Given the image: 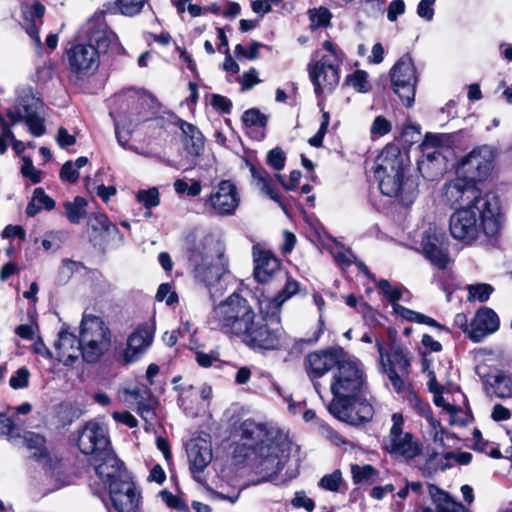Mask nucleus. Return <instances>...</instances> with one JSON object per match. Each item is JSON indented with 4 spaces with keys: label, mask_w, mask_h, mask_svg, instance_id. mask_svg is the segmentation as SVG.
Here are the masks:
<instances>
[{
    "label": "nucleus",
    "mask_w": 512,
    "mask_h": 512,
    "mask_svg": "<svg viewBox=\"0 0 512 512\" xmlns=\"http://www.w3.org/2000/svg\"><path fill=\"white\" fill-rule=\"evenodd\" d=\"M348 82L358 92L367 91V73L365 71H356L354 74L348 77Z\"/></svg>",
    "instance_id": "53"
},
{
    "label": "nucleus",
    "mask_w": 512,
    "mask_h": 512,
    "mask_svg": "<svg viewBox=\"0 0 512 512\" xmlns=\"http://www.w3.org/2000/svg\"><path fill=\"white\" fill-rule=\"evenodd\" d=\"M195 359L200 366L208 368L219 361V353L217 351H211L210 353L197 351L195 353Z\"/></svg>",
    "instance_id": "57"
},
{
    "label": "nucleus",
    "mask_w": 512,
    "mask_h": 512,
    "mask_svg": "<svg viewBox=\"0 0 512 512\" xmlns=\"http://www.w3.org/2000/svg\"><path fill=\"white\" fill-rule=\"evenodd\" d=\"M375 177L379 180L381 192L389 197H398L404 203H411L416 196L417 185L404 176V159L396 146H386L376 158Z\"/></svg>",
    "instance_id": "5"
},
{
    "label": "nucleus",
    "mask_w": 512,
    "mask_h": 512,
    "mask_svg": "<svg viewBox=\"0 0 512 512\" xmlns=\"http://www.w3.org/2000/svg\"><path fill=\"white\" fill-rule=\"evenodd\" d=\"M80 451L91 456V461L111 450L106 428L97 423L88 422L78 437Z\"/></svg>",
    "instance_id": "16"
},
{
    "label": "nucleus",
    "mask_w": 512,
    "mask_h": 512,
    "mask_svg": "<svg viewBox=\"0 0 512 512\" xmlns=\"http://www.w3.org/2000/svg\"><path fill=\"white\" fill-rule=\"evenodd\" d=\"M378 352L380 354V359L385 369H395V371L400 372L402 375L409 374L410 369V355L409 351L403 348L400 345L394 344L390 349V353L387 354V364L384 363V349L383 346L377 342Z\"/></svg>",
    "instance_id": "28"
},
{
    "label": "nucleus",
    "mask_w": 512,
    "mask_h": 512,
    "mask_svg": "<svg viewBox=\"0 0 512 512\" xmlns=\"http://www.w3.org/2000/svg\"><path fill=\"white\" fill-rule=\"evenodd\" d=\"M377 285L386 299L391 303L392 308H394V305L398 304L397 301L402 298V289L399 287H392L386 279L379 280Z\"/></svg>",
    "instance_id": "40"
},
{
    "label": "nucleus",
    "mask_w": 512,
    "mask_h": 512,
    "mask_svg": "<svg viewBox=\"0 0 512 512\" xmlns=\"http://www.w3.org/2000/svg\"><path fill=\"white\" fill-rule=\"evenodd\" d=\"M322 46L329 53L327 56L331 58L332 64L336 63L337 66H340L343 62V52L329 40L324 41Z\"/></svg>",
    "instance_id": "58"
},
{
    "label": "nucleus",
    "mask_w": 512,
    "mask_h": 512,
    "mask_svg": "<svg viewBox=\"0 0 512 512\" xmlns=\"http://www.w3.org/2000/svg\"><path fill=\"white\" fill-rule=\"evenodd\" d=\"M282 335L281 328H271L256 316L240 341L252 349L275 350L280 347Z\"/></svg>",
    "instance_id": "14"
},
{
    "label": "nucleus",
    "mask_w": 512,
    "mask_h": 512,
    "mask_svg": "<svg viewBox=\"0 0 512 512\" xmlns=\"http://www.w3.org/2000/svg\"><path fill=\"white\" fill-rule=\"evenodd\" d=\"M443 196L450 205L464 202L475 204L476 200L484 199L475 183L467 177H457L443 188Z\"/></svg>",
    "instance_id": "20"
},
{
    "label": "nucleus",
    "mask_w": 512,
    "mask_h": 512,
    "mask_svg": "<svg viewBox=\"0 0 512 512\" xmlns=\"http://www.w3.org/2000/svg\"><path fill=\"white\" fill-rule=\"evenodd\" d=\"M58 352V359L64 365L73 364L82 355L81 337H76L73 333L67 330H61L58 334V339L54 344Z\"/></svg>",
    "instance_id": "26"
},
{
    "label": "nucleus",
    "mask_w": 512,
    "mask_h": 512,
    "mask_svg": "<svg viewBox=\"0 0 512 512\" xmlns=\"http://www.w3.org/2000/svg\"><path fill=\"white\" fill-rule=\"evenodd\" d=\"M248 165L256 185L263 193L282 206L280 196L272 188V179L269 173L261 166H256L253 163H249Z\"/></svg>",
    "instance_id": "32"
},
{
    "label": "nucleus",
    "mask_w": 512,
    "mask_h": 512,
    "mask_svg": "<svg viewBox=\"0 0 512 512\" xmlns=\"http://www.w3.org/2000/svg\"><path fill=\"white\" fill-rule=\"evenodd\" d=\"M497 156L496 147L488 144L477 146L460 160L458 173L474 183L485 181L492 174Z\"/></svg>",
    "instance_id": "9"
},
{
    "label": "nucleus",
    "mask_w": 512,
    "mask_h": 512,
    "mask_svg": "<svg viewBox=\"0 0 512 512\" xmlns=\"http://www.w3.org/2000/svg\"><path fill=\"white\" fill-rule=\"evenodd\" d=\"M41 107L40 99L31 90L25 91L18 97L15 110L7 111V117L12 125L24 120L32 135L41 136L45 132L43 120L38 115Z\"/></svg>",
    "instance_id": "10"
},
{
    "label": "nucleus",
    "mask_w": 512,
    "mask_h": 512,
    "mask_svg": "<svg viewBox=\"0 0 512 512\" xmlns=\"http://www.w3.org/2000/svg\"><path fill=\"white\" fill-rule=\"evenodd\" d=\"M330 253L336 263L341 267L350 266L356 260V256L353 252L336 240H333V245L330 247Z\"/></svg>",
    "instance_id": "37"
},
{
    "label": "nucleus",
    "mask_w": 512,
    "mask_h": 512,
    "mask_svg": "<svg viewBox=\"0 0 512 512\" xmlns=\"http://www.w3.org/2000/svg\"><path fill=\"white\" fill-rule=\"evenodd\" d=\"M21 171L22 174L29 178L33 183H38L41 181L40 172L35 169L30 159H23Z\"/></svg>",
    "instance_id": "60"
},
{
    "label": "nucleus",
    "mask_w": 512,
    "mask_h": 512,
    "mask_svg": "<svg viewBox=\"0 0 512 512\" xmlns=\"http://www.w3.org/2000/svg\"><path fill=\"white\" fill-rule=\"evenodd\" d=\"M468 300H477L479 302H486L494 288L490 284L480 283L476 285H469L468 288Z\"/></svg>",
    "instance_id": "38"
},
{
    "label": "nucleus",
    "mask_w": 512,
    "mask_h": 512,
    "mask_svg": "<svg viewBox=\"0 0 512 512\" xmlns=\"http://www.w3.org/2000/svg\"><path fill=\"white\" fill-rule=\"evenodd\" d=\"M345 354L342 349L328 348L309 353L304 359V368L313 382L315 391L321 396L322 385L319 379L332 368H337Z\"/></svg>",
    "instance_id": "11"
},
{
    "label": "nucleus",
    "mask_w": 512,
    "mask_h": 512,
    "mask_svg": "<svg viewBox=\"0 0 512 512\" xmlns=\"http://www.w3.org/2000/svg\"><path fill=\"white\" fill-rule=\"evenodd\" d=\"M187 257L190 267L195 254L203 261H212L225 254L224 243L213 234L209 233H191L186 239Z\"/></svg>",
    "instance_id": "15"
},
{
    "label": "nucleus",
    "mask_w": 512,
    "mask_h": 512,
    "mask_svg": "<svg viewBox=\"0 0 512 512\" xmlns=\"http://www.w3.org/2000/svg\"><path fill=\"white\" fill-rule=\"evenodd\" d=\"M60 178L69 183H75L78 180L79 173L73 161H67L63 164L60 170Z\"/></svg>",
    "instance_id": "55"
},
{
    "label": "nucleus",
    "mask_w": 512,
    "mask_h": 512,
    "mask_svg": "<svg viewBox=\"0 0 512 512\" xmlns=\"http://www.w3.org/2000/svg\"><path fill=\"white\" fill-rule=\"evenodd\" d=\"M352 478L355 483L369 481L375 474L376 470L371 465L359 466L354 464L351 466Z\"/></svg>",
    "instance_id": "48"
},
{
    "label": "nucleus",
    "mask_w": 512,
    "mask_h": 512,
    "mask_svg": "<svg viewBox=\"0 0 512 512\" xmlns=\"http://www.w3.org/2000/svg\"><path fill=\"white\" fill-rule=\"evenodd\" d=\"M259 82L260 79L258 78V73L254 68H251L248 72L243 73L240 79L243 90H249Z\"/></svg>",
    "instance_id": "63"
},
{
    "label": "nucleus",
    "mask_w": 512,
    "mask_h": 512,
    "mask_svg": "<svg viewBox=\"0 0 512 512\" xmlns=\"http://www.w3.org/2000/svg\"><path fill=\"white\" fill-rule=\"evenodd\" d=\"M252 256L254 260L253 275L257 282L265 284L274 279L285 280L284 287L277 295L260 301L261 311L269 317H276L279 322L282 305L298 293L300 285L288 273L281 270L279 259L271 251L265 249L262 244L253 246Z\"/></svg>",
    "instance_id": "3"
},
{
    "label": "nucleus",
    "mask_w": 512,
    "mask_h": 512,
    "mask_svg": "<svg viewBox=\"0 0 512 512\" xmlns=\"http://www.w3.org/2000/svg\"><path fill=\"white\" fill-rule=\"evenodd\" d=\"M211 105L223 113H229L232 109V102L227 97L219 94L212 95Z\"/></svg>",
    "instance_id": "61"
},
{
    "label": "nucleus",
    "mask_w": 512,
    "mask_h": 512,
    "mask_svg": "<svg viewBox=\"0 0 512 512\" xmlns=\"http://www.w3.org/2000/svg\"><path fill=\"white\" fill-rule=\"evenodd\" d=\"M393 312L397 316H399L407 321L426 324L429 326L437 327L439 329H444V327L441 324H439L437 321H435L433 318L428 317L419 312L413 311L411 309H408L400 304L394 305Z\"/></svg>",
    "instance_id": "34"
},
{
    "label": "nucleus",
    "mask_w": 512,
    "mask_h": 512,
    "mask_svg": "<svg viewBox=\"0 0 512 512\" xmlns=\"http://www.w3.org/2000/svg\"><path fill=\"white\" fill-rule=\"evenodd\" d=\"M24 443L28 449L36 450L34 456L41 457L43 455L45 445V439L43 436L33 432H28L24 435Z\"/></svg>",
    "instance_id": "47"
},
{
    "label": "nucleus",
    "mask_w": 512,
    "mask_h": 512,
    "mask_svg": "<svg viewBox=\"0 0 512 512\" xmlns=\"http://www.w3.org/2000/svg\"><path fill=\"white\" fill-rule=\"evenodd\" d=\"M109 500L115 512H139L141 492L132 478L118 484H111Z\"/></svg>",
    "instance_id": "18"
},
{
    "label": "nucleus",
    "mask_w": 512,
    "mask_h": 512,
    "mask_svg": "<svg viewBox=\"0 0 512 512\" xmlns=\"http://www.w3.org/2000/svg\"><path fill=\"white\" fill-rule=\"evenodd\" d=\"M82 357L88 363L98 362L111 347V331L98 316L84 314L80 325Z\"/></svg>",
    "instance_id": "7"
},
{
    "label": "nucleus",
    "mask_w": 512,
    "mask_h": 512,
    "mask_svg": "<svg viewBox=\"0 0 512 512\" xmlns=\"http://www.w3.org/2000/svg\"><path fill=\"white\" fill-rule=\"evenodd\" d=\"M143 0H116L115 8L123 15L134 16L143 8Z\"/></svg>",
    "instance_id": "41"
},
{
    "label": "nucleus",
    "mask_w": 512,
    "mask_h": 512,
    "mask_svg": "<svg viewBox=\"0 0 512 512\" xmlns=\"http://www.w3.org/2000/svg\"><path fill=\"white\" fill-rule=\"evenodd\" d=\"M242 121L248 127H265L267 125V117L256 108L246 110L242 115Z\"/></svg>",
    "instance_id": "42"
},
{
    "label": "nucleus",
    "mask_w": 512,
    "mask_h": 512,
    "mask_svg": "<svg viewBox=\"0 0 512 512\" xmlns=\"http://www.w3.org/2000/svg\"><path fill=\"white\" fill-rule=\"evenodd\" d=\"M137 200L142 203L146 208H152L159 205V191L157 188L152 187L147 190H139L137 193Z\"/></svg>",
    "instance_id": "46"
},
{
    "label": "nucleus",
    "mask_w": 512,
    "mask_h": 512,
    "mask_svg": "<svg viewBox=\"0 0 512 512\" xmlns=\"http://www.w3.org/2000/svg\"><path fill=\"white\" fill-rule=\"evenodd\" d=\"M487 383L493 389V392L497 397H512V376L505 375L503 372H498L488 379Z\"/></svg>",
    "instance_id": "35"
},
{
    "label": "nucleus",
    "mask_w": 512,
    "mask_h": 512,
    "mask_svg": "<svg viewBox=\"0 0 512 512\" xmlns=\"http://www.w3.org/2000/svg\"><path fill=\"white\" fill-rule=\"evenodd\" d=\"M392 129V124L383 116H377L370 128L372 138L381 137L388 134Z\"/></svg>",
    "instance_id": "49"
},
{
    "label": "nucleus",
    "mask_w": 512,
    "mask_h": 512,
    "mask_svg": "<svg viewBox=\"0 0 512 512\" xmlns=\"http://www.w3.org/2000/svg\"><path fill=\"white\" fill-rule=\"evenodd\" d=\"M385 373L396 392L402 393L407 389V384L401 377L400 372L395 371V369H385Z\"/></svg>",
    "instance_id": "59"
},
{
    "label": "nucleus",
    "mask_w": 512,
    "mask_h": 512,
    "mask_svg": "<svg viewBox=\"0 0 512 512\" xmlns=\"http://www.w3.org/2000/svg\"><path fill=\"white\" fill-rule=\"evenodd\" d=\"M342 481L341 471L335 470L331 474L324 475L319 481V486L325 490L337 492L339 491Z\"/></svg>",
    "instance_id": "45"
},
{
    "label": "nucleus",
    "mask_w": 512,
    "mask_h": 512,
    "mask_svg": "<svg viewBox=\"0 0 512 512\" xmlns=\"http://www.w3.org/2000/svg\"><path fill=\"white\" fill-rule=\"evenodd\" d=\"M501 227V204L494 194H486L484 199L476 200L475 204L456 210L449 222L452 237L466 245L477 241L494 242Z\"/></svg>",
    "instance_id": "2"
},
{
    "label": "nucleus",
    "mask_w": 512,
    "mask_h": 512,
    "mask_svg": "<svg viewBox=\"0 0 512 512\" xmlns=\"http://www.w3.org/2000/svg\"><path fill=\"white\" fill-rule=\"evenodd\" d=\"M66 55L70 70L78 78L93 74L99 67V54L93 44H75Z\"/></svg>",
    "instance_id": "17"
},
{
    "label": "nucleus",
    "mask_w": 512,
    "mask_h": 512,
    "mask_svg": "<svg viewBox=\"0 0 512 512\" xmlns=\"http://www.w3.org/2000/svg\"><path fill=\"white\" fill-rule=\"evenodd\" d=\"M256 316L249 301L233 293L215 306L212 318L220 331L241 340Z\"/></svg>",
    "instance_id": "6"
},
{
    "label": "nucleus",
    "mask_w": 512,
    "mask_h": 512,
    "mask_svg": "<svg viewBox=\"0 0 512 512\" xmlns=\"http://www.w3.org/2000/svg\"><path fill=\"white\" fill-rule=\"evenodd\" d=\"M339 67L328 56L311 60L307 66L309 78L317 95L329 94L338 85L340 80Z\"/></svg>",
    "instance_id": "13"
},
{
    "label": "nucleus",
    "mask_w": 512,
    "mask_h": 512,
    "mask_svg": "<svg viewBox=\"0 0 512 512\" xmlns=\"http://www.w3.org/2000/svg\"><path fill=\"white\" fill-rule=\"evenodd\" d=\"M423 255L439 269H445L449 262L447 253L441 248L435 235H426L422 240Z\"/></svg>",
    "instance_id": "29"
},
{
    "label": "nucleus",
    "mask_w": 512,
    "mask_h": 512,
    "mask_svg": "<svg viewBox=\"0 0 512 512\" xmlns=\"http://www.w3.org/2000/svg\"><path fill=\"white\" fill-rule=\"evenodd\" d=\"M417 164L421 175L429 181L440 178L447 170L446 158L436 149L429 151L428 146H425L423 156Z\"/></svg>",
    "instance_id": "25"
},
{
    "label": "nucleus",
    "mask_w": 512,
    "mask_h": 512,
    "mask_svg": "<svg viewBox=\"0 0 512 512\" xmlns=\"http://www.w3.org/2000/svg\"><path fill=\"white\" fill-rule=\"evenodd\" d=\"M192 270L194 277L204 283L207 287H211L219 282L221 277L228 270V260L225 255L215 258L212 261H203L200 263V258L197 254L192 259Z\"/></svg>",
    "instance_id": "22"
},
{
    "label": "nucleus",
    "mask_w": 512,
    "mask_h": 512,
    "mask_svg": "<svg viewBox=\"0 0 512 512\" xmlns=\"http://www.w3.org/2000/svg\"><path fill=\"white\" fill-rule=\"evenodd\" d=\"M240 429L243 439L259 441L254 447L257 471L267 476L277 475L288 457L286 442L276 431L253 420H245Z\"/></svg>",
    "instance_id": "4"
},
{
    "label": "nucleus",
    "mask_w": 512,
    "mask_h": 512,
    "mask_svg": "<svg viewBox=\"0 0 512 512\" xmlns=\"http://www.w3.org/2000/svg\"><path fill=\"white\" fill-rule=\"evenodd\" d=\"M311 27L318 28L327 26L331 19L330 11L325 7L315 8L309 11Z\"/></svg>",
    "instance_id": "44"
},
{
    "label": "nucleus",
    "mask_w": 512,
    "mask_h": 512,
    "mask_svg": "<svg viewBox=\"0 0 512 512\" xmlns=\"http://www.w3.org/2000/svg\"><path fill=\"white\" fill-rule=\"evenodd\" d=\"M212 212L216 215H232L239 205V196L235 185L228 181H221L215 192L208 199Z\"/></svg>",
    "instance_id": "21"
},
{
    "label": "nucleus",
    "mask_w": 512,
    "mask_h": 512,
    "mask_svg": "<svg viewBox=\"0 0 512 512\" xmlns=\"http://www.w3.org/2000/svg\"><path fill=\"white\" fill-rule=\"evenodd\" d=\"M498 329L499 318L495 311L488 307H482L471 320L470 339L475 343L481 342Z\"/></svg>",
    "instance_id": "23"
},
{
    "label": "nucleus",
    "mask_w": 512,
    "mask_h": 512,
    "mask_svg": "<svg viewBox=\"0 0 512 512\" xmlns=\"http://www.w3.org/2000/svg\"><path fill=\"white\" fill-rule=\"evenodd\" d=\"M436 0H421L417 7V15L426 21H431L434 17V4Z\"/></svg>",
    "instance_id": "56"
},
{
    "label": "nucleus",
    "mask_w": 512,
    "mask_h": 512,
    "mask_svg": "<svg viewBox=\"0 0 512 512\" xmlns=\"http://www.w3.org/2000/svg\"><path fill=\"white\" fill-rule=\"evenodd\" d=\"M291 503L295 508H304L308 512H312L315 507L314 501L304 491L296 492Z\"/></svg>",
    "instance_id": "54"
},
{
    "label": "nucleus",
    "mask_w": 512,
    "mask_h": 512,
    "mask_svg": "<svg viewBox=\"0 0 512 512\" xmlns=\"http://www.w3.org/2000/svg\"><path fill=\"white\" fill-rule=\"evenodd\" d=\"M44 12L45 7L40 3L22 6V14L28 24L37 23V21L42 22Z\"/></svg>",
    "instance_id": "43"
},
{
    "label": "nucleus",
    "mask_w": 512,
    "mask_h": 512,
    "mask_svg": "<svg viewBox=\"0 0 512 512\" xmlns=\"http://www.w3.org/2000/svg\"><path fill=\"white\" fill-rule=\"evenodd\" d=\"M393 91L407 106H412L415 97L417 76L414 64L409 55L402 56L391 69Z\"/></svg>",
    "instance_id": "12"
},
{
    "label": "nucleus",
    "mask_w": 512,
    "mask_h": 512,
    "mask_svg": "<svg viewBox=\"0 0 512 512\" xmlns=\"http://www.w3.org/2000/svg\"><path fill=\"white\" fill-rule=\"evenodd\" d=\"M92 462L98 478L108 489L111 484H118L131 478L112 450L93 459Z\"/></svg>",
    "instance_id": "19"
},
{
    "label": "nucleus",
    "mask_w": 512,
    "mask_h": 512,
    "mask_svg": "<svg viewBox=\"0 0 512 512\" xmlns=\"http://www.w3.org/2000/svg\"><path fill=\"white\" fill-rule=\"evenodd\" d=\"M428 493L437 512H459L462 508L460 503L455 502L447 492L434 484L428 485Z\"/></svg>",
    "instance_id": "31"
},
{
    "label": "nucleus",
    "mask_w": 512,
    "mask_h": 512,
    "mask_svg": "<svg viewBox=\"0 0 512 512\" xmlns=\"http://www.w3.org/2000/svg\"><path fill=\"white\" fill-rule=\"evenodd\" d=\"M154 338V333L147 327L139 328L133 332L127 340V347L123 353L126 363H131L139 359L150 347Z\"/></svg>",
    "instance_id": "27"
},
{
    "label": "nucleus",
    "mask_w": 512,
    "mask_h": 512,
    "mask_svg": "<svg viewBox=\"0 0 512 512\" xmlns=\"http://www.w3.org/2000/svg\"><path fill=\"white\" fill-rule=\"evenodd\" d=\"M186 451L192 472H202L212 460V447L207 438L191 439Z\"/></svg>",
    "instance_id": "24"
},
{
    "label": "nucleus",
    "mask_w": 512,
    "mask_h": 512,
    "mask_svg": "<svg viewBox=\"0 0 512 512\" xmlns=\"http://www.w3.org/2000/svg\"><path fill=\"white\" fill-rule=\"evenodd\" d=\"M63 206L67 219L73 224L80 223L86 216L87 201L83 197L77 196L73 201L65 202Z\"/></svg>",
    "instance_id": "36"
},
{
    "label": "nucleus",
    "mask_w": 512,
    "mask_h": 512,
    "mask_svg": "<svg viewBox=\"0 0 512 512\" xmlns=\"http://www.w3.org/2000/svg\"><path fill=\"white\" fill-rule=\"evenodd\" d=\"M29 370L26 367L19 368L14 375L10 378V386L13 389H22L29 384Z\"/></svg>",
    "instance_id": "50"
},
{
    "label": "nucleus",
    "mask_w": 512,
    "mask_h": 512,
    "mask_svg": "<svg viewBox=\"0 0 512 512\" xmlns=\"http://www.w3.org/2000/svg\"><path fill=\"white\" fill-rule=\"evenodd\" d=\"M180 129L184 135L183 142L187 152L193 156H199L204 150V137L200 130L185 121L180 122Z\"/></svg>",
    "instance_id": "30"
},
{
    "label": "nucleus",
    "mask_w": 512,
    "mask_h": 512,
    "mask_svg": "<svg viewBox=\"0 0 512 512\" xmlns=\"http://www.w3.org/2000/svg\"><path fill=\"white\" fill-rule=\"evenodd\" d=\"M89 222L94 230L108 231L110 227V221L104 214H94L90 217Z\"/></svg>",
    "instance_id": "64"
},
{
    "label": "nucleus",
    "mask_w": 512,
    "mask_h": 512,
    "mask_svg": "<svg viewBox=\"0 0 512 512\" xmlns=\"http://www.w3.org/2000/svg\"><path fill=\"white\" fill-rule=\"evenodd\" d=\"M266 161L275 170H282L285 165V153L280 148H274L268 152Z\"/></svg>",
    "instance_id": "51"
},
{
    "label": "nucleus",
    "mask_w": 512,
    "mask_h": 512,
    "mask_svg": "<svg viewBox=\"0 0 512 512\" xmlns=\"http://www.w3.org/2000/svg\"><path fill=\"white\" fill-rule=\"evenodd\" d=\"M365 385L362 363L354 356L345 355L333 371L330 379V392L333 399L328 411L337 419L351 425L369 421L373 407L359 395Z\"/></svg>",
    "instance_id": "1"
},
{
    "label": "nucleus",
    "mask_w": 512,
    "mask_h": 512,
    "mask_svg": "<svg viewBox=\"0 0 512 512\" xmlns=\"http://www.w3.org/2000/svg\"><path fill=\"white\" fill-rule=\"evenodd\" d=\"M389 433L383 438V449L393 458L410 461L421 455L422 443L410 432L404 431L401 413H393Z\"/></svg>",
    "instance_id": "8"
},
{
    "label": "nucleus",
    "mask_w": 512,
    "mask_h": 512,
    "mask_svg": "<svg viewBox=\"0 0 512 512\" xmlns=\"http://www.w3.org/2000/svg\"><path fill=\"white\" fill-rule=\"evenodd\" d=\"M34 204L45 210H51L55 206V201L49 197L42 188H36L33 192Z\"/></svg>",
    "instance_id": "52"
},
{
    "label": "nucleus",
    "mask_w": 512,
    "mask_h": 512,
    "mask_svg": "<svg viewBox=\"0 0 512 512\" xmlns=\"http://www.w3.org/2000/svg\"><path fill=\"white\" fill-rule=\"evenodd\" d=\"M140 121H141L140 118L133 120V119H128L125 115H119L118 118H114L115 134H116L117 141L121 146H125L129 140L128 133L125 135L122 134L121 128L129 129L130 126L133 125V123L137 124Z\"/></svg>",
    "instance_id": "39"
},
{
    "label": "nucleus",
    "mask_w": 512,
    "mask_h": 512,
    "mask_svg": "<svg viewBox=\"0 0 512 512\" xmlns=\"http://www.w3.org/2000/svg\"><path fill=\"white\" fill-rule=\"evenodd\" d=\"M405 12V3L403 0H393L387 10V18L389 21H396L399 15H402Z\"/></svg>",
    "instance_id": "62"
},
{
    "label": "nucleus",
    "mask_w": 512,
    "mask_h": 512,
    "mask_svg": "<svg viewBox=\"0 0 512 512\" xmlns=\"http://www.w3.org/2000/svg\"><path fill=\"white\" fill-rule=\"evenodd\" d=\"M90 42L94 43L96 46L98 53L99 52H107L109 49H112L118 45V37L117 35L107 29L105 26H100L95 31L91 32L89 35Z\"/></svg>",
    "instance_id": "33"
}]
</instances>
